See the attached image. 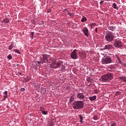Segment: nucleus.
Here are the masks:
<instances>
[{
    "label": "nucleus",
    "instance_id": "nucleus-1",
    "mask_svg": "<svg viewBox=\"0 0 126 126\" xmlns=\"http://www.w3.org/2000/svg\"><path fill=\"white\" fill-rule=\"evenodd\" d=\"M113 79L114 75L111 73H108L101 76L100 81H102L103 82H110Z\"/></svg>",
    "mask_w": 126,
    "mask_h": 126
},
{
    "label": "nucleus",
    "instance_id": "nucleus-2",
    "mask_svg": "<svg viewBox=\"0 0 126 126\" xmlns=\"http://www.w3.org/2000/svg\"><path fill=\"white\" fill-rule=\"evenodd\" d=\"M114 38H115V33L113 32L108 31L105 32V39L106 42H112Z\"/></svg>",
    "mask_w": 126,
    "mask_h": 126
},
{
    "label": "nucleus",
    "instance_id": "nucleus-3",
    "mask_svg": "<svg viewBox=\"0 0 126 126\" xmlns=\"http://www.w3.org/2000/svg\"><path fill=\"white\" fill-rule=\"evenodd\" d=\"M72 106L75 110H79V109L83 108L84 103L82 101H76L73 103Z\"/></svg>",
    "mask_w": 126,
    "mask_h": 126
},
{
    "label": "nucleus",
    "instance_id": "nucleus-4",
    "mask_svg": "<svg viewBox=\"0 0 126 126\" xmlns=\"http://www.w3.org/2000/svg\"><path fill=\"white\" fill-rule=\"evenodd\" d=\"M49 56L47 54H43L42 58H40V61L42 62V64L43 63H47L48 64L50 62V59H49Z\"/></svg>",
    "mask_w": 126,
    "mask_h": 126
},
{
    "label": "nucleus",
    "instance_id": "nucleus-5",
    "mask_svg": "<svg viewBox=\"0 0 126 126\" xmlns=\"http://www.w3.org/2000/svg\"><path fill=\"white\" fill-rule=\"evenodd\" d=\"M112 62V58L109 56L103 58L101 61L102 64H108V63H111Z\"/></svg>",
    "mask_w": 126,
    "mask_h": 126
},
{
    "label": "nucleus",
    "instance_id": "nucleus-6",
    "mask_svg": "<svg viewBox=\"0 0 126 126\" xmlns=\"http://www.w3.org/2000/svg\"><path fill=\"white\" fill-rule=\"evenodd\" d=\"M51 68H55L56 67V64L57 63V61L53 58H50L49 63Z\"/></svg>",
    "mask_w": 126,
    "mask_h": 126
},
{
    "label": "nucleus",
    "instance_id": "nucleus-7",
    "mask_svg": "<svg viewBox=\"0 0 126 126\" xmlns=\"http://www.w3.org/2000/svg\"><path fill=\"white\" fill-rule=\"evenodd\" d=\"M113 45L115 48H122L123 47L122 41L117 39L115 40Z\"/></svg>",
    "mask_w": 126,
    "mask_h": 126
},
{
    "label": "nucleus",
    "instance_id": "nucleus-8",
    "mask_svg": "<svg viewBox=\"0 0 126 126\" xmlns=\"http://www.w3.org/2000/svg\"><path fill=\"white\" fill-rule=\"evenodd\" d=\"M70 57L73 60H77L78 59V56H77V50L74 49L70 54Z\"/></svg>",
    "mask_w": 126,
    "mask_h": 126
},
{
    "label": "nucleus",
    "instance_id": "nucleus-9",
    "mask_svg": "<svg viewBox=\"0 0 126 126\" xmlns=\"http://www.w3.org/2000/svg\"><path fill=\"white\" fill-rule=\"evenodd\" d=\"M77 98L79 99V100H84L85 99V96L83 94V93H78L77 94Z\"/></svg>",
    "mask_w": 126,
    "mask_h": 126
},
{
    "label": "nucleus",
    "instance_id": "nucleus-10",
    "mask_svg": "<svg viewBox=\"0 0 126 126\" xmlns=\"http://www.w3.org/2000/svg\"><path fill=\"white\" fill-rule=\"evenodd\" d=\"M83 32L84 33L85 36H86V37H89V31L88 30V29H87V28H84L83 30Z\"/></svg>",
    "mask_w": 126,
    "mask_h": 126
},
{
    "label": "nucleus",
    "instance_id": "nucleus-11",
    "mask_svg": "<svg viewBox=\"0 0 126 126\" xmlns=\"http://www.w3.org/2000/svg\"><path fill=\"white\" fill-rule=\"evenodd\" d=\"M63 64V62L62 61H58L56 62V65H55V67H54V69L56 68H59L61 67V66Z\"/></svg>",
    "mask_w": 126,
    "mask_h": 126
},
{
    "label": "nucleus",
    "instance_id": "nucleus-12",
    "mask_svg": "<svg viewBox=\"0 0 126 126\" xmlns=\"http://www.w3.org/2000/svg\"><path fill=\"white\" fill-rule=\"evenodd\" d=\"M112 49H113V46H112V45L110 44V45H106L105 46L104 48H103V49H102V50L103 51L105 50H112Z\"/></svg>",
    "mask_w": 126,
    "mask_h": 126
},
{
    "label": "nucleus",
    "instance_id": "nucleus-13",
    "mask_svg": "<svg viewBox=\"0 0 126 126\" xmlns=\"http://www.w3.org/2000/svg\"><path fill=\"white\" fill-rule=\"evenodd\" d=\"M107 28L108 30H110V31H115L117 29V27L116 26H108Z\"/></svg>",
    "mask_w": 126,
    "mask_h": 126
},
{
    "label": "nucleus",
    "instance_id": "nucleus-14",
    "mask_svg": "<svg viewBox=\"0 0 126 126\" xmlns=\"http://www.w3.org/2000/svg\"><path fill=\"white\" fill-rule=\"evenodd\" d=\"M8 22H9V19H8L7 18H5L2 21V23H3V24H7Z\"/></svg>",
    "mask_w": 126,
    "mask_h": 126
},
{
    "label": "nucleus",
    "instance_id": "nucleus-15",
    "mask_svg": "<svg viewBox=\"0 0 126 126\" xmlns=\"http://www.w3.org/2000/svg\"><path fill=\"white\" fill-rule=\"evenodd\" d=\"M97 25V24L95 23H92L89 25H88L90 27V29H93L94 28V26H96Z\"/></svg>",
    "mask_w": 126,
    "mask_h": 126
},
{
    "label": "nucleus",
    "instance_id": "nucleus-16",
    "mask_svg": "<svg viewBox=\"0 0 126 126\" xmlns=\"http://www.w3.org/2000/svg\"><path fill=\"white\" fill-rule=\"evenodd\" d=\"M14 48V42H11L10 46L8 47V50H12Z\"/></svg>",
    "mask_w": 126,
    "mask_h": 126
},
{
    "label": "nucleus",
    "instance_id": "nucleus-17",
    "mask_svg": "<svg viewBox=\"0 0 126 126\" xmlns=\"http://www.w3.org/2000/svg\"><path fill=\"white\" fill-rule=\"evenodd\" d=\"M96 95L89 97V99L90 100V101H94V100H96Z\"/></svg>",
    "mask_w": 126,
    "mask_h": 126
},
{
    "label": "nucleus",
    "instance_id": "nucleus-18",
    "mask_svg": "<svg viewBox=\"0 0 126 126\" xmlns=\"http://www.w3.org/2000/svg\"><path fill=\"white\" fill-rule=\"evenodd\" d=\"M74 99H75L74 95L70 96L69 98V102H70V103L73 102V101H74Z\"/></svg>",
    "mask_w": 126,
    "mask_h": 126
},
{
    "label": "nucleus",
    "instance_id": "nucleus-19",
    "mask_svg": "<svg viewBox=\"0 0 126 126\" xmlns=\"http://www.w3.org/2000/svg\"><path fill=\"white\" fill-rule=\"evenodd\" d=\"M56 125V122L55 121H51L48 123L49 126H54Z\"/></svg>",
    "mask_w": 126,
    "mask_h": 126
},
{
    "label": "nucleus",
    "instance_id": "nucleus-20",
    "mask_svg": "<svg viewBox=\"0 0 126 126\" xmlns=\"http://www.w3.org/2000/svg\"><path fill=\"white\" fill-rule=\"evenodd\" d=\"M112 7L114 9H117V10H118L119 9V7H118V5H117V4L116 3H113L112 5Z\"/></svg>",
    "mask_w": 126,
    "mask_h": 126
},
{
    "label": "nucleus",
    "instance_id": "nucleus-21",
    "mask_svg": "<svg viewBox=\"0 0 126 126\" xmlns=\"http://www.w3.org/2000/svg\"><path fill=\"white\" fill-rule=\"evenodd\" d=\"M117 61L118 62V63H119V64H124V63L122 62V61L121 60V58H120V57H117Z\"/></svg>",
    "mask_w": 126,
    "mask_h": 126
},
{
    "label": "nucleus",
    "instance_id": "nucleus-22",
    "mask_svg": "<svg viewBox=\"0 0 126 126\" xmlns=\"http://www.w3.org/2000/svg\"><path fill=\"white\" fill-rule=\"evenodd\" d=\"M119 79H120V80H122V81H124V82H126V77L125 76H122L119 77Z\"/></svg>",
    "mask_w": 126,
    "mask_h": 126
},
{
    "label": "nucleus",
    "instance_id": "nucleus-23",
    "mask_svg": "<svg viewBox=\"0 0 126 126\" xmlns=\"http://www.w3.org/2000/svg\"><path fill=\"white\" fill-rule=\"evenodd\" d=\"M31 76H27L26 79H25V81L26 82H29V81H30L31 80Z\"/></svg>",
    "mask_w": 126,
    "mask_h": 126
},
{
    "label": "nucleus",
    "instance_id": "nucleus-24",
    "mask_svg": "<svg viewBox=\"0 0 126 126\" xmlns=\"http://www.w3.org/2000/svg\"><path fill=\"white\" fill-rule=\"evenodd\" d=\"M79 119H80V123H81V124H82L83 123V117L82 116V115H79Z\"/></svg>",
    "mask_w": 126,
    "mask_h": 126
},
{
    "label": "nucleus",
    "instance_id": "nucleus-25",
    "mask_svg": "<svg viewBox=\"0 0 126 126\" xmlns=\"http://www.w3.org/2000/svg\"><path fill=\"white\" fill-rule=\"evenodd\" d=\"M14 52L16 53V54H18L19 55H20L21 54V52H20V51H19V50L18 49H14Z\"/></svg>",
    "mask_w": 126,
    "mask_h": 126
},
{
    "label": "nucleus",
    "instance_id": "nucleus-26",
    "mask_svg": "<svg viewBox=\"0 0 126 126\" xmlns=\"http://www.w3.org/2000/svg\"><path fill=\"white\" fill-rule=\"evenodd\" d=\"M81 21V22H85V21H87V18L86 17H83Z\"/></svg>",
    "mask_w": 126,
    "mask_h": 126
},
{
    "label": "nucleus",
    "instance_id": "nucleus-27",
    "mask_svg": "<svg viewBox=\"0 0 126 126\" xmlns=\"http://www.w3.org/2000/svg\"><path fill=\"white\" fill-rule=\"evenodd\" d=\"M93 119L94 120V121H97L98 120V116H97L96 115H94L93 116Z\"/></svg>",
    "mask_w": 126,
    "mask_h": 126
},
{
    "label": "nucleus",
    "instance_id": "nucleus-28",
    "mask_svg": "<svg viewBox=\"0 0 126 126\" xmlns=\"http://www.w3.org/2000/svg\"><path fill=\"white\" fill-rule=\"evenodd\" d=\"M110 126H116V123L114 121H111Z\"/></svg>",
    "mask_w": 126,
    "mask_h": 126
},
{
    "label": "nucleus",
    "instance_id": "nucleus-29",
    "mask_svg": "<svg viewBox=\"0 0 126 126\" xmlns=\"http://www.w3.org/2000/svg\"><path fill=\"white\" fill-rule=\"evenodd\" d=\"M41 113H42V115H47L48 114V112H47L46 111H44V110H42L41 111Z\"/></svg>",
    "mask_w": 126,
    "mask_h": 126
},
{
    "label": "nucleus",
    "instance_id": "nucleus-30",
    "mask_svg": "<svg viewBox=\"0 0 126 126\" xmlns=\"http://www.w3.org/2000/svg\"><path fill=\"white\" fill-rule=\"evenodd\" d=\"M7 59H8V60H11L12 59V56H11V55L9 54L7 57Z\"/></svg>",
    "mask_w": 126,
    "mask_h": 126
},
{
    "label": "nucleus",
    "instance_id": "nucleus-31",
    "mask_svg": "<svg viewBox=\"0 0 126 126\" xmlns=\"http://www.w3.org/2000/svg\"><path fill=\"white\" fill-rule=\"evenodd\" d=\"M115 95L116 96H119V95H121V92L120 91L116 92Z\"/></svg>",
    "mask_w": 126,
    "mask_h": 126
},
{
    "label": "nucleus",
    "instance_id": "nucleus-32",
    "mask_svg": "<svg viewBox=\"0 0 126 126\" xmlns=\"http://www.w3.org/2000/svg\"><path fill=\"white\" fill-rule=\"evenodd\" d=\"M44 21H41L39 22V23H38L39 25H44Z\"/></svg>",
    "mask_w": 126,
    "mask_h": 126
},
{
    "label": "nucleus",
    "instance_id": "nucleus-33",
    "mask_svg": "<svg viewBox=\"0 0 126 126\" xmlns=\"http://www.w3.org/2000/svg\"><path fill=\"white\" fill-rule=\"evenodd\" d=\"M20 90L21 92H24V91H25V89L24 88H22Z\"/></svg>",
    "mask_w": 126,
    "mask_h": 126
},
{
    "label": "nucleus",
    "instance_id": "nucleus-34",
    "mask_svg": "<svg viewBox=\"0 0 126 126\" xmlns=\"http://www.w3.org/2000/svg\"><path fill=\"white\" fill-rule=\"evenodd\" d=\"M4 96H7V91H5L3 93Z\"/></svg>",
    "mask_w": 126,
    "mask_h": 126
},
{
    "label": "nucleus",
    "instance_id": "nucleus-35",
    "mask_svg": "<svg viewBox=\"0 0 126 126\" xmlns=\"http://www.w3.org/2000/svg\"><path fill=\"white\" fill-rule=\"evenodd\" d=\"M67 15H69V16H71L72 14L71 13L69 12V11L67 10Z\"/></svg>",
    "mask_w": 126,
    "mask_h": 126
},
{
    "label": "nucleus",
    "instance_id": "nucleus-36",
    "mask_svg": "<svg viewBox=\"0 0 126 126\" xmlns=\"http://www.w3.org/2000/svg\"><path fill=\"white\" fill-rule=\"evenodd\" d=\"M3 98L2 99V101H5V99L7 98V96H3Z\"/></svg>",
    "mask_w": 126,
    "mask_h": 126
},
{
    "label": "nucleus",
    "instance_id": "nucleus-37",
    "mask_svg": "<svg viewBox=\"0 0 126 126\" xmlns=\"http://www.w3.org/2000/svg\"><path fill=\"white\" fill-rule=\"evenodd\" d=\"M31 35H32V38L33 39V37H34V32H32Z\"/></svg>",
    "mask_w": 126,
    "mask_h": 126
},
{
    "label": "nucleus",
    "instance_id": "nucleus-38",
    "mask_svg": "<svg viewBox=\"0 0 126 126\" xmlns=\"http://www.w3.org/2000/svg\"><path fill=\"white\" fill-rule=\"evenodd\" d=\"M37 63H38V64H41V63H43V61H38V62H37Z\"/></svg>",
    "mask_w": 126,
    "mask_h": 126
},
{
    "label": "nucleus",
    "instance_id": "nucleus-39",
    "mask_svg": "<svg viewBox=\"0 0 126 126\" xmlns=\"http://www.w3.org/2000/svg\"><path fill=\"white\" fill-rule=\"evenodd\" d=\"M50 12H52V9H49V10L47 11V13H49Z\"/></svg>",
    "mask_w": 126,
    "mask_h": 126
},
{
    "label": "nucleus",
    "instance_id": "nucleus-40",
    "mask_svg": "<svg viewBox=\"0 0 126 126\" xmlns=\"http://www.w3.org/2000/svg\"><path fill=\"white\" fill-rule=\"evenodd\" d=\"M95 32L96 33H98V28H96L95 29Z\"/></svg>",
    "mask_w": 126,
    "mask_h": 126
},
{
    "label": "nucleus",
    "instance_id": "nucleus-41",
    "mask_svg": "<svg viewBox=\"0 0 126 126\" xmlns=\"http://www.w3.org/2000/svg\"><path fill=\"white\" fill-rule=\"evenodd\" d=\"M87 81H88L89 82H90V81H91V80L90 79V78H87Z\"/></svg>",
    "mask_w": 126,
    "mask_h": 126
},
{
    "label": "nucleus",
    "instance_id": "nucleus-42",
    "mask_svg": "<svg viewBox=\"0 0 126 126\" xmlns=\"http://www.w3.org/2000/svg\"><path fill=\"white\" fill-rule=\"evenodd\" d=\"M18 74H19V75H21L22 74V73L20 72H18Z\"/></svg>",
    "mask_w": 126,
    "mask_h": 126
},
{
    "label": "nucleus",
    "instance_id": "nucleus-43",
    "mask_svg": "<svg viewBox=\"0 0 126 126\" xmlns=\"http://www.w3.org/2000/svg\"><path fill=\"white\" fill-rule=\"evenodd\" d=\"M123 64V65H124V66L126 67V63H123V64Z\"/></svg>",
    "mask_w": 126,
    "mask_h": 126
},
{
    "label": "nucleus",
    "instance_id": "nucleus-44",
    "mask_svg": "<svg viewBox=\"0 0 126 126\" xmlns=\"http://www.w3.org/2000/svg\"><path fill=\"white\" fill-rule=\"evenodd\" d=\"M40 109L42 112V110H44V107H40Z\"/></svg>",
    "mask_w": 126,
    "mask_h": 126
},
{
    "label": "nucleus",
    "instance_id": "nucleus-45",
    "mask_svg": "<svg viewBox=\"0 0 126 126\" xmlns=\"http://www.w3.org/2000/svg\"><path fill=\"white\" fill-rule=\"evenodd\" d=\"M103 2H104V1H100V4H101V3H103Z\"/></svg>",
    "mask_w": 126,
    "mask_h": 126
},
{
    "label": "nucleus",
    "instance_id": "nucleus-46",
    "mask_svg": "<svg viewBox=\"0 0 126 126\" xmlns=\"http://www.w3.org/2000/svg\"><path fill=\"white\" fill-rule=\"evenodd\" d=\"M30 117H32V114H30Z\"/></svg>",
    "mask_w": 126,
    "mask_h": 126
},
{
    "label": "nucleus",
    "instance_id": "nucleus-47",
    "mask_svg": "<svg viewBox=\"0 0 126 126\" xmlns=\"http://www.w3.org/2000/svg\"><path fill=\"white\" fill-rule=\"evenodd\" d=\"M18 65H19V64H17L16 66H18Z\"/></svg>",
    "mask_w": 126,
    "mask_h": 126
},
{
    "label": "nucleus",
    "instance_id": "nucleus-48",
    "mask_svg": "<svg viewBox=\"0 0 126 126\" xmlns=\"http://www.w3.org/2000/svg\"><path fill=\"white\" fill-rule=\"evenodd\" d=\"M65 10H66V9H65Z\"/></svg>",
    "mask_w": 126,
    "mask_h": 126
}]
</instances>
